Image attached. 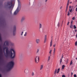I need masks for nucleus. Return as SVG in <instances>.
<instances>
[{"label":"nucleus","mask_w":77,"mask_h":77,"mask_svg":"<svg viewBox=\"0 0 77 77\" xmlns=\"http://www.w3.org/2000/svg\"><path fill=\"white\" fill-rule=\"evenodd\" d=\"M7 7L8 8L11 9L13 6V3L12 2H8L7 3Z\"/></svg>","instance_id":"20e7f679"},{"label":"nucleus","mask_w":77,"mask_h":77,"mask_svg":"<svg viewBox=\"0 0 77 77\" xmlns=\"http://www.w3.org/2000/svg\"><path fill=\"white\" fill-rule=\"evenodd\" d=\"M51 52H52V50H51L49 52L50 54H51Z\"/></svg>","instance_id":"c756f323"},{"label":"nucleus","mask_w":77,"mask_h":77,"mask_svg":"<svg viewBox=\"0 0 77 77\" xmlns=\"http://www.w3.org/2000/svg\"><path fill=\"white\" fill-rule=\"evenodd\" d=\"M10 14H12V11H10Z\"/></svg>","instance_id":"49530a36"},{"label":"nucleus","mask_w":77,"mask_h":77,"mask_svg":"<svg viewBox=\"0 0 77 77\" xmlns=\"http://www.w3.org/2000/svg\"><path fill=\"white\" fill-rule=\"evenodd\" d=\"M56 49L55 48H54V54H55V51H56Z\"/></svg>","instance_id":"a878e982"},{"label":"nucleus","mask_w":77,"mask_h":77,"mask_svg":"<svg viewBox=\"0 0 77 77\" xmlns=\"http://www.w3.org/2000/svg\"><path fill=\"white\" fill-rule=\"evenodd\" d=\"M41 27H42V24L41 23H40L39 25V29H41Z\"/></svg>","instance_id":"4468645a"},{"label":"nucleus","mask_w":77,"mask_h":77,"mask_svg":"<svg viewBox=\"0 0 77 77\" xmlns=\"http://www.w3.org/2000/svg\"><path fill=\"white\" fill-rule=\"evenodd\" d=\"M5 44H6V46H9V42L8 41H6V42H5V43H4V46L5 45Z\"/></svg>","instance_id":"6e6552de"},{"label":"nucleus","mask_w":77,"mask_h":77,"mask_svg":"<svg viewBox=\"0 0 77 77\" xmlns=\"http://www.w3.org/2000/svg\"><path fill=\"white\" fill-rule=\"evenodd\" d=\"M71 75H73V72H71Z\"/></svg>","instance_id":"c03bdc74"},{"label":"nucleus","mask_w":77,"mask_h":77,"mask_svg":"<svg viewBox=\"0 0 77 77\" xmlns=\"http://www.w3.org/2000/svg\"><path fill=\"white\" fill-rule=\"evenodd\" d=\"M53 46L54 47H55L56 46V44H54V45Z\"/></svg>","instance_id":"ea45409f"},{"label":"nucleus","mask_w":77,"mask_h":77,"mask_svg":"<svg viewBox=\"0 0 77 77\" xmlns=\"http://www.w3.org/2000/svg\"><path fill=\"white\" fill-rule=\"evenodd\" d=\"M16 26H14V27L13 32V35H15L16 34L15 32L16 31Z\"/></svg>","instance_id":"423d86ee"},{"label":"nucleus","mask_w":77,"mask_h":77,"mask_svg":"<svg viewBox=\"0 0 77 77\" xmlns=\"http://www.w3.org/2000/svg\"><path fill=\"white\" fill-rule=\"evenodd\" d=\"M1 48V47H0V48Z\"/></svg>","instance_id":"052dcab7"},{"label":"nucleus","mask_w":77,"mask_h":77,"mask_svg":"<svg viewBox=\"0 0 77 77\" xmlns=\"http://www.w3.org/2000/svg\"><path fill=\"white\" fill-rule=\"evenodd\" d=\"M76 6L77 7V5H76Z\"/></svg>","instance_id":"bf43d9fd"},{"label":"nucleus","mask_w":77,"mask_h":77,"mask_svg":"<svg viewBox=\"0 0 77 77\" xmlns=\"http://www.w3.org/2000/svg\"><path fill=\"white\" fill-rule=\"evenodd\" d=\"M63 55H62V57H61V58H62V59H63Z\"/></svg>","instance_id":"a18cd8bd"},{"label":"nucleus","mask_w":77,"mask_h":77,"mask_svg":"<svg viewBox=\"0 0 77 77\" xmlns=\"http://www.w3.org/2000/svg\"><path fill=\"white\" fill-rule=\"evenodd\" d=\"M34 72H32V76H34Z\"/></svg>","instance_id":"b1692460"},{"label":"nucleus","mask_w":77,"mask_h":77,"mask_svg":"<svg viewBox=\"0 0 77 77\" xmlns=\"http://www.w3.org/2000/svg\"><path fill=\"white\" fill-rule=\"evenodd\" d=\"M0 77H2V75H1V74H0Z\"/></svg>","instance_id":"de8ad7c7"},{"label":"nucleus","mask_w":77,"mask_h":77,"mask_svg":"<svg viewBox=\"0 0 77 77\" xmlns=\"http://www.w3.org/2000/svg\"><path fill=\"white\" fill-rule=\"evenodd\" d=\"M76 11H77V8H76Z\"/></svg>","instance_id":"8fccbe9b"},{"label":"nucleus","mask_w":77,"mask_h":77,"mask_svg":"<svg viewBox=\"0 0 77 77\" xmlns=\"http://www.w3.org/2000/svg\"><path fill=\"white\" fill-rule=\"evenodd\" d=\"M27 33L26 32H25V34L24 35V36H26L27 35Z\"/></svg>","instance_id":"cd10ccee"},{"label":"nucleus","mask_w":77,"mask_h":77,"mask_svg":"<svg viewBox=\"0 0 77 77\" xmlns=\"http://www.w3.org/2000/svg\"><path fill=\"white\" fill-rule=\"evenodd\" d=\"M75 17H72V20H75Z\"/></svg>","instance_id":"7c9ffc66"},{"label":"nucleus","mask_w":77,"mask_h":77,"mask_svg":"<svg viewBox=\"0 0 77 77\" xmlns=\"http://www.w3.org/2000/svg\"><path fill=\"white\" fill-rule=\"evenodd\" d=\"M75 45L76 46L77 45V42H75Z\"/></svg>","instance_id":"4c0bfd02"},{"label":"nucleus","mask_w":77,"mask_h":77,"mask_svg":"<svg viewBox=\"0 0 77 77\" xmlns=\"http://www.w3.org/2000/svg\"><path fill=\"white\" fill-rule=\"evenodd\" d=\"M52 40H51V43H50V46L51 47L52 46Z\"/></svg>","instance_id":"2eb2a0df"},{"label":"nucleus","mask_w":77,"mask_h":77,"mask_svg":"<svg viewBox=\"0 0 77 77\" xmlns=\"http://www.w3.org/2000/svg\"><path fill=\"white\" fill-rule=\"evenodd\" d=\"M62 59L61 58V59H60V64L61 63H62Z\"/></svg>","instance_id":"4be33fe9"},{"label":"nucleus","mask_w":77,"mask_h":77,"mask_svg":"<svg viewBox=\"0 0 77 77\" xmlns=\"http://www.w3.org/2000/svg\"><path fill=\"white\" fill-rule=\"evenodd\" d=\"M35 61L36 63H38L39 61V57L36 56L35 58Z\"/></svg>","instance_id":"39448f33"},{"label":"nucleus","mask_w":77,"mask_h":77,"mask_svg":"<svg viewBox=\"0 0 77 77\" xmlns=\"http://www.w3.org/2000/svg\"><path fill=\"white\" fill-rule=\"evenodd\" d=\"M5 52L6 55V57H8L10 56L11 58H14L15 57V52L13 49H11L10 51H9L8 48L6 47V50H5Z\"/></svg>","instance_id":"f257e3e1"},{"label":"nucleus","mask_w":77,"mask_h":77,"mask_svg":"<svg viewBox=\"0 0 77 77\" xmlns=\"http://www.w3.org/2000/svg\"><path fill=\"white\" fill-rule=\"evenodd\" d=\"M23 32H21V35H23Z\"/></svg>","instance_id":"f704fd0d"},{"label":"nucleus","mask_w":77,"mask_h":77,"mask_svg":"<svg viewBox=\"0 0 77 77\" xmlns=\"http://www.w3.org/2000/svg\"><path fill=\"white\" fill-rule=\"evenodd\" d=\"M60 68H59L58 69L57 71V73H59V72L60 71Z\"/></svg>","instance_id":"dca6fc26"},{"label":"nucleus","mask_w":77,"mask_h":77,"mask_svg":"<svg viewBox=\"0 0 77 77\" xmlns=\"http://www.w3.org/2000/svg\"><path fill=\"white\" fill-rule=\"evenodd\" d=\"M76 37L77 38V34H76Z\"/></svg>","instance_id":"4d7b16f0"},{"label":"nucleus","mask_w":77,"mask_h":77,"mask_svg":"<svg viewBox=\"0 0 77 77\" xmlns=\"http://www.w3.org/2000/svg\"><path fill=\"white\" fill-rule=\"evenodd\" d=\"M50 56H49L48 57V61H49V60H50Z\"/></svg>","instance_id":"c85d7f7f"},{"label":"nucleus","mask_w":77,"mask_h":77,"mask_svg":"<svg viewBox=\"0 0 77 77\" xmlns=\"http://www.w3.org/2000/svg\"><path fill=\"white\" fill-rule=\"evenodd\" d=\"M69 5V4L68 3V1L67 4V5L68 6V7Z\"/></svg>","instance_id":"58836bf2"},{"label":"nucleus","mask_w":77,"mask_h":77,"mask_svg":"<svg viewBox=\"0 0 77 77\" xmlns=\"http://www.w3.org/2000/svg\"><path fill=\"white\" fill-rule=\"evenodd\" d=\"M24 72L25 73H28V69H25L24 70Z\"/></svg>","instance_id":"9b49d317"},{"label":"nucleus","mask_w":77,"mask_h":77,"mask_svg":"<svg viewBox=\"0 0 77 77\" xmlns=\"http://www.w3.org/2000/svg\"><path fill=\"white\" fill-rule=\"evenodd\" d=\"M60 9H62V6H61L60 7Z\"/></svg>","instance_id":"09e8293b"},{"label":"nucleus","mask_w":77,"mask_h":77,"mask_svg":"<svg viewBox=\"0 0 77 77\" xmlns=\"http://www.w3.org/2000/svg\"><path fill=\"white\" fill-rule=\"evenodd\" d=\"M62 77H65V75H63Z\"/></svg>","instance_id":"e433bc0d"},{"label":"nucleus","mask_w":77,"mask_h":77,"mask_svg":"<svg viewBox=\"0 0 77 77\" xmlns=\"http://www.w3.org/2000/svg\"><path fill=\"white\" fill-rule=\"evenodd\" d=\"M72 23H73L72 21H71V24H72Z\"/></svg>","instance_id":"a19ab883"},{"label":"nucleus","mask_w":77,"mask_h":77,"mask_svg":"<svg viewBox=\"0 0 77 77\" xmlns=\"http://www.w3.org/2000/svg\"><path fill=\"white\" fill-rule=\"evenodd\" d=\"M72 8V6H69V9H70Z\"/></svg>","instance_id":"c9c22d12"},{"label":"nucleus","mask_w":77,"mask_h":77,"mask_svg":"<svg viewBox=\"0 0 77 77\" xmlns=\"http://www.w3.org/2000/svg\"><path fill=\"white\" fill-rule=\"evenodd\" d=\"M57 26L58 27H60V23H58V24H57Z\"/></svg>","instance_id":"393cba45"},{"label":"nucleus","mask_w":77,"mask_h":77,"mask_svg":"<svg viewBox=\"0 0 77 77\" xmlns=\"http://www.w3.org/2000/svg\"><path fill=\"white\" fill-rule=\"evenodd\" d=\"M74 77H77V75L76 74H74Z\"/></svg>","instance_id":"473e14b6"},{"label":"nucleus","mask_w":77,"mask_h":77,"mask_svg":"<svg viewBox=\"0 0 77 77\" xmlns=\"http://www.w3.org/2000/svg\"><path fill=\"white\" fill-rule=\"evenodd\" d=\"M76 60H77V57L76 58Z\"/></svg>","instance_id":"13d9d810"},{"label":"nucleus","mask_w":77,"mask_h":77,"mask_svg":"<svg viewBox=\"0 0 77 77\" xmlns=\"http://www.w3.org/2000/svg\"><path fill=\"white\" fill-rule=\"evenodd\" d=\"M65 67V65H63V66H62V68L63 69H64V68Z\"/></svg>","instance_id":"6ab92c4d"},{"label":"nucleus","mask_w":77,"mask_h":77,"mask_svg":"<svg viewBox=\"0 0 77 77\" xmlns=\"http://www.w3.org/2000/svg\"><path fill=\"white\" fill-rule=\"evenodd\" d=\"M75 32H77V30H76V29H75Z\"/></svg>","instance_id":"864d4df0"},{"label":"nucleus","mask_w":77,"mask_h":77,"mask_svg":"<svg viewBox=\"0 0 77 77\" xmlns=\"http://www.w3.org/2000/svg\"><path fill=\"white\" fill-rule=\"evenodd\" d=\"M69 1H70L69 0H68V4H69Z\"/></svg>","instance_id":"37998d69"},{"label":"nucleus","mask_w":77,"mask_h":77,"mask_svg":"<svg viewBox=\"0 0 77 77\" xmlns=\"http://www.w3.org/2000/svg\"><path fill=\"white\" fill-rule=\"evenodd\" d=\"M72 8H71L70 9H69V11L70 12H71L72 11Z\"/></svg>","instance_id":"f3484780"},{"label":"nucleus","mask_w":77,"mask_h":77,"mask_svg":"<svg viewBox=\"0 0 77 77\" xmlns=\"http://www.w3.org/2000/svg\"><path fill=\"white\" fill-rule=\"evenodd\" d=\"M57 69H55V71H54V74H56L57 72Z\"/></svg>","instance_id":"ddd939ff"},{"label":"nucleus","mask_w":77,"mask_h":77,"mask_svg":"<svg viewBox=\"0 0 77 77\" xmlns=\"http://www.w3.org/2000/svg\"><path fill=\"white\" fill-rule=\"evenodd\" d=\"M68 9V6L67 5L66 8V11H67Z\"/></svg>","instance_id":"aec40b11"},{"label":"nucleus","mask_w":77,"mask_h":77,"mask_svg":"<svg viewBox=\"0 0 77 77\" xmlns=\"http://www.w3.org/2000/svg\"><path fill=\"white\" fill-rule=\"evenodd\" d=\"M72 27H73L72 24H71L70 25V27L71 28H72Z\"/></svg>","instance_id":"5701e85b"},{"label":"nucleus","mask_w":77,"mask_h":77,"mask_svg":"<svg viewBox=\"0 0 77 77\" xmlns=\"http://www.w3.org/2000/svg\"><path fill=\"white\" fill-rule=\"evenodd\" d=\"M25 18L24 17H22V19L21 20V21L22 22V21H24V20H25Z\"/></svg>","instance_id":"9d476101"},{"label":"nucleus","mask_w":77,"mask_h":77,"mask_svg":"<svg viewBox=\"0 0 77 77\" xmlns=\"http://www.w3.org/2000/svg\"><path fill=\"white\" fill-rule=\"evenodd\" d=\"M39 49H38L37 50V51H36V53H38V52H39Z\"/></svg>","instance_id":"412c9836"},{"label":"nucleus","mask_w":77,"mask_h":77,"mask_svg":"<svg viewBox=\"0 0 77 77\" xmlns=\"http://www.w3.org/2000/svg\"><path fill=\"white\" fill-rule=\"evenodd\" d=\"M1 40V37L0 36V40Z\"/></svg>","instance_id":"6e6d98bb"},{"label":"nucleus","mask_w":77,"mask_h":77,"mask_svg":"<svg viewBox=\"0 0 77 77\" xmlns=\"http://www.w3.org/2000/svg\"><path fill=\"white\" fill-rule=\"evenodd\" d=\"M69 61V60H68V59H67V61Z\"/></svg>","instance_id":"603ef678"},{"label":"nucleus","mask_w":77,"mask_h":77,"mask_svg":"<svg viewBox=\"0 0 77 77\" xmlns=\"http://www.w3.org/2000/svg\"><path fill=\"white\" fill-rule=\"evenodd\" d=\"M21 8V6H20V5H18V6L17 9L16 10V11H15L14 14V15H17V14L18 12L20 11Z\"/></svg>","instance_id":"7ed1b4c3"},{"label":"nucleus","mask_w":77,"mask_h":77,"mask_svg":"<svg viewBox=\"0 0 77 77\" xmlns=\"http://www.w3.org/2000/svg\"><path fill=\"white\" fill-rule=\"evenodd\" d=\"M73 63L72 61V60H71V61L70 63V65H72Z\"/></svg>","instance_id":"a211bd4d"},{"label":"nucleus","mask_w":77,"mask_h":77,"mask_svg":"<svg viewBox=\"0 0 77 77\" xmlns=\"http://www.w3.org/2000/svg\"><path fill=\"white\" fill-rule=\"evenodd\" d=\"M76 27L75 26V25H74V29H76Z\"/></svg>","instance_id":"72a5a7b5"},{"label":"nucleus","mask_w":77,"mask_h":77,"mask_svg":"<svg viewBox=\"0 0 77 77\" xmlns=\"http://www.w3.org/2000/svg\"><path fill=\"white\" fill-rule=\"evenodd\" d=\"M47 35H45L44 37V43H45L47 40Z\"/></svg>","instance_id":"1a4fd4ad"},{"label":"nucleus","mask_w":77,"mask_h":77,"mask_svg":"<svg viewBox=\"0 0 77 77\" xmlns=\"http://www.w3.org/2000/svg\"><path fill=\"white\" fill-rule=\"evenodd\" d=\"M43 66L42 65H41L40 70H42L43 68Z\"/></svg>","instance_id":"f8f14e48"},{"label":"nucleus","mask_w":77,"mask_h":77,"mask_svg":"<svg viewBox=\"0 0 77 77\" xmlns=\"http://www.w3.org/2000/svg\"><path fill=\"white\" fill-rule=\"evenodd\" d=\"M14 62L13 61H10L8 65V69H7V70L8 71L12 69L13 68L14 65Z\"/></svg>","instance_id":"f03ea898"},{"label":"nucleus","mask_w":77,"mask_h":77,"mask_svg":"<svg viewBox=\"0 0 77 77\" xmlns=\"http://www.w3.org/2000/svg\"><path fill=\"white\" fill-rule=\"evenodd\" d=\"M35 42L37 44H39L40 42V39L39 38H37L35 40Z\"/></svg>","instance_id":"0eeeda50"},{"label":"nucleus","mask_w":77,"mask_h":77,"mask_svg":"<svg viewBox=\"0 0 77 77\" xmlns=\"http://www.w3.org/2000/svg\"><path fill=\"white\" fill-rule=\"evenodd\" d=\"M3 50H5L6 49V47H4L3 48Z\"/></svg>","instance_id":"2f4dec72"},{"label":"nucleus","mask_w":77,"mask_h":77,"mask_svg":"<svg viewBox=\"0 0 77 77\" xmlns=\"http://www.w3.org/2000/svg\"><path fill=\"white\" fill-rule=\"evenodd\" d=\"M69 21H68V23H67V25H69Z\"/></svg>","instance_id":"79ce46f5"},{"label":"nucleus","mask_w":77,"mask_h":77,"mask_svg":"<svg viewBox=\"0 0 77 77\" xmlns=\"http://www.w3.org/2000/svg\"><path fill=\"white\" fill-rule=\"evenodd\" d=\"M70 15V12L69 11H68V14H67V15L69 16V15Z\"/></svg>","instance_id":"bb28decb"},{"label":"nucleus","mask_w":77,"mask_h":77,"mask_svg":"<svg viewBox=\"0 0 77 77\" xmlns=\"http://www.w3.org/2000/svg\"><path fill=\"white\" fill-rule=\"evenodd\" d=\"M70 3H72V2H70Z\"/></svg>","instance_id":"5fc2aeb1"},{"label":"nucleus","mask_w":77,"mask_h":77,"mask_svg":"<svg viewBox=\"0 0 77 77\" xmlns=\"http://www.w3.org/2000/svg\"><path fill=\"white\" fill-rule=\"evenodd\" d=\"M48 1V0H45V2H47Z\"/></svg>","instance_id":"3c124183"}]
</instances>
